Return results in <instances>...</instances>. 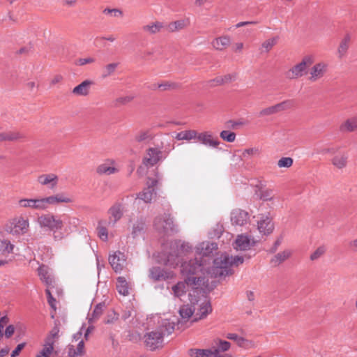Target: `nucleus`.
Listing matches in <instances>:
<instances>
[{
	"mask_svg": "<svg viewBox=\"0 0 357 357\" xmlns=\"http://www.w3.org/2000/svg\"><path fill=\"white\" fill-rule=\"evenodd\" d=\"M205 261H199L197 258L183 262L181 266V273L184 277L183 282H178L172 287L174 294L176 297H181L187 291V287L197 289L204 285L207 280L202 275L204 271H208L206 268Z\"/></svg>",
	"mask_w": 357,
	"mask_h": 357,
	"instance_id": "1",
	"label": "nucleus"
},
{
	"mask_svg": "<svg viewBox=\"0 0 357 357\" xmlns=\"http://www.w3.org/2000/svg\"><path fill=\"white\" fill-rule=\"evenodd\" d=\"M174 323L169 319L162 320L157 329L144 335L143 340L145 347L151 351L162 347L164 336L171 334L174 331Z\"/></svg>",
	"mask_w": 357,
	"mask_h": 357,
	"instance_id": "2",
	"label": "nucleus"
},
{
	"mask_svg": "<svg viewBox=\"0 0 357 357\" xmlns=\"http://www.w3.org/2000/svg\"><path fill=\"white\" fill-rule=\"evenodd\" d=\"M231 347V342L217 337L211 343L208 349H194L191 352L195 357H234L231 354L227 353Z\"/></svg>",
	"mask_w": 357,
	"mask_h": 357,
	"instance_id": "3",
	"label": "nucleus"
},
{
	"mask_svg": "<svg viewBox=\"0 0 357 357\" xmlns=\"http://www.w3.org/2000/svg\"><path fill=\"white\" fill-rule=\"evenodd\" d=\"M37 222L40 228L52 231L55 241H60L63 238V234L59 231L63 227V222L57 216L51 213L42 214L38 217Z\"/></svg>",
	"mask_w": 357,
	"mask_h": 357,
	"instance_id": "4",
	"label": "nucleus"
},
{
	"mask_svg": "<svg viewBox=\"0 0 357 357\" xmlns=\"http://www.w3.org/2000/svg\"><path fill=\"white\" fill-rule=\"evenodd\" d=\"M4 229L12 235H24L29 229V221L22 215L14 217L6 223Z\"/></svg>",
	"mask_w": 357,
	"mask_h": 357,
	"instance_id": "5",
	"label": "nucleus"
},
{
	"mask_svg": "<svg viewBox=\"0 0 357 357\" xmlns=\"http://www.w3.org/2000/svg\"><path fill=\"white\" fill-rule=\"evenodd\" d=\"M208 272L211 273L215 278L233 274L229 256L227 254H222L215 259L213 266Z\"/></svg>",
	"mask_w": 357,
	"mask_h": 357,
	"instance_id": "6",
	"label": "nucleus"
},
{
	"mask_svg": "<svg viewBox=\"0 0 357 357\" xmlns=\"http://www.w3.org/2000/svg\"><path fill=\"white\" fill-rule=\"evenodd\" d=\"M162 146L147 149L142 159V164L146 167H151L159 161L165 159L169 154V151H162Z\"/></svg>",
	"mask_w": 357,
	"mask_h": 357,
	"instance_id": "7",
	"label": "nucleus"
},
{
	"mask_svg": "<svg viewBox=\"0 0 357 357\" xmlns=\"http://www.w3.org/2000/svg\"><path fill=\"white\" fill-rule=\"evenodd\" d=\"M153 225L155 229L161 234H167L176 231V226L168 213L157 216L154 220Z\"/></svg>",
	"mask_w": 357,
	"mask_h": 357,
	"instance_id": "8",
	"label": "nucleus"
},
{
	"mask_svg": "<svg viewBox=\"0 0 357 357\" xmlns=\"http://www.w3.org/2000/svg\"><path fill=\"white\" fill-rule=\"evenodd\" d=\"M172 248L176 250V253H170L167 257V264L175 266L180 262L181 256L192 250L191 246L188 243L176 241L172 244Z\"/></svg>",
	"mask_w": 357,
	"mask_h": 357,
	"instance_id": "9",
	"label": "nucleus"
},
{
	"mask_svg": "<svg viewBox=\"0 0 357 357\" xmlns=\"http://www.w3.org/2000/svg\"><path fill=\"white\" fill-rule=\"evenodd\" d=\"M18 206L20 208L33 211H46L45 197H38L35 198H22L18 200Z\"/></svg>",
	"mask_w": 357,
	"mask_h": 357,
	"instance_id": "10",
	"label": "nucleus"
},
{
	"mask_svg": "<svg viewBox=\"0 0 357 357\" xmlns=\"http://www.w3.org/2000/svg\"><path fill=\"white\" fill-rule=\"evenodd\" d=\"M257 229L264 235H268L273 231L274 224L269 214H261L258 216Z\"/></svg>",
	"mask_w": 357,
	"mask_h": 357,
	"instance_id": "11",
	"label": "nucleus"
},
{
	"mask_svg": "<svg viewBox=\"0 0 357 357\" xmlns=\"http://www.w3.org/2000/svg\"><path fill=\"white\" fill-rule=\"evenodd\" d=\"M109 263L116 273H119L126 265V257L123 252L116 251L109 255Z\"/></svg>",
	"mask_w": 357,
	"mask_h": 357,
	"instance_id": "12",
	"label": "nucleus"
},
{
	"mask_svg": "<svg viewBox=\"0 0 357 357\" xmlns=\"http://www.w3.org/2000/svg\"><path fill=\"white\" fill-rule=\"evenodd\" d=\"M198 142L202 144L213 149H216L220 145V142L217 137L213 136V133L210 131H204L197 132L196 138Z\"/></svg>",
	"mask_w": 357,
	"mask_h": 357,
	"instance_id": "13",
	"label": "nucleus"
},
{
	"mask_svg": "<svg viewBox=\"0 0 357 357\" xmlns=\"http://www.w3.org/2000/svg\"><path fill=\"white\" fill-rule=\"evenodd\" d=\"M328 64L325 62H319L314 65L310 71L308 79L314 82L321 79L328 71Z\"/></svg>",
	"mask_w": 357,
	"mask_h": 357,
	"instance_id": "14",
	"label": "nucleus"
},
{
	"mask_svg": "<svg viewBox=\"0 0 357 357\" xmlns=\"http://www.w3.org/2000/svg\"><path fill=\"white\" fill-rule=\"evenodd\" d=\"M256 242L253 238L245 234L238 235L234 248L237 250H248L255 245Z\"/></svg>",
	"mask_w": 357,
	"mask_h": 357,
	"instance_id": "15",
	"label": "nucleus"
},
{
	"mask_svg": "<svg viewBox=\"0 0 357 357\" xmlns=\"http://www.w3.org/2000/svg\"><path fill=\"white\" fill-rule=\"evenodd\" d=\"M119 172L116 163L113 159H107L96 168L97 174L100 175H111Z\"/></svg>",
	"mask_w": 357,
	"mask_h": 357,
	"instance_id": "16",
	"label": "nucleus"
},
{
	"mask_svg": "<svg viewBox=\"0 0 357 357\" xmlns=\"http://www.w3.org/2000/svg\"><path fill=\"white\" fill-rule=\"evenodd\" d=\"M157 183V180L151 179V182L148 183V186L144 188L142 192L137 194V198L142 199L145 203H151L156 195L155 186Z\"/></svg>",
	"mask_w": 357,
	"mask_h": 357,
	"instance_id": "17",
	"label": "nucleus"
},
{
	"mask_svg": "<svg viewBox=\"0 0 357 357\" xmlns=\"http://www.w3.org/2000/svg\"><path fill=\"white\" fill-rule=\"evenodd\" d=\"M124 212V204L120 202L114 204L108 211L109 223L115 225L123 217Z\"/></svg>",
	"mask_w": 357,
	"mask_h": 357,
	"instance_id": "18",
	"label": "nucleus"
},
{
	"mask_svg": "<svg viewBox=\"0 0 357 357\" xmlns=\"http://www.w3.org/2000/svg\"><path fill=\"white\" fill-rule=\"evenodd\" d=\"M149 276L154 281H162L172 278V271H167L160 267H153L149 271Z\"/></svg>",
	"mask_w": 357,
	"mask_h": 357,
	"instance_id": "19",
	"label": "nucleus"
},
{
	"mask_svg": "<svg viewBox=\"0 0 357 357\" xmlns=\"http://www.w3.org/2000/svg\"><path fill=\"white\" fill-rule=\"evenodd\" d=\"M248 220V213L241 209H235L231 213V221L233 225L243 226Z\"/></svg>",
	"mask_w": 357,
	"mask_h": 357,
	"instance_id": "20",
	"label": "nucleus"
},
{
	"mask_svg": "<svg viewBox=\"0 0 357 357\" xmlns=\"http://www.w3.org/2000/svg\"><path fill=\"white\" fill-rule=\"evenodd\" d=\"M47 209L50 205H56L60 203H71L73 199L64 193H58L49 197H45Z\"/></svg>",
	"mask_w": 357,
	"mask_h": 357,
	"instance_id": "21",
	"label": "nucleus"
},
{
	"mask_svg": "<svg viewBox=\"0 0 357 357\" xmlns=\"http://www.w3.org/2000/svg\"><path fill=\"white\" fill-rule=\"evenodd\" d=\"M37 181L41 185L49 186L52 189L57 185L59 177L53 173L44 174L38 176Z\"/></svg>",
	"mask_w": 357,
	"mask_h": 357,
	"instance_id": "22",
	"label": "nucleus"
},
{
	"mask_svg": "<svg viewBox=\"0 0 357 357\" xmlns=\"http://www.w3.org/2000/svg\"><path fill=\"white\" fill-rule=\"evenodd\" d=\"M26 137L25 135L18 130H8L0 132V142L9 141H22Z\"/></svg>",
	"mask_w": 357,
	"mask_h": 357,
	"instance_id": "23",
	"label": "nucleus"
},
{
	"mask_svg": "<svg viewBox=\"0 0 357 357\" xmlns=\"http://www.w3.org/2000/svg\"><path fill=\"white\" fill-rule=\"evenodd\" d=\"M93 82L90 79H85L79 84L73 88L72 93L77 96H87L90 93L91 87Z\"/></svg>",
	"mask_w": 357,
	"mask_h": 357,
	"instance_id": "24",
	"label": "nucleus"
},
{
	"mask_svg": "<svg viewBox=\"0 0 357 357\" xmlns=\"http://www.w3.org/2000/svg\"><path fill=\"white\" fill-rule=\"evenodd\" d=\"M291 255L292 250L289 249L284 250L271 257L270 260V264L273 267H278L288 259H289Z\"/></svg>",
	"mask_w": 357,
	"mask_h": 357,
	"instance_id": "25",
	"label": "nucleus"
},
{
	"mask_svg": "<svg viewBox=\"0 0 357 357\" xmlns=\"http://www.w3.org/2000/svg\"><path fill=\"white\" fill-rule=\"evenodd\" d=\"M218 249L217 244L211 242H202L196 247V253L199 256L207 257Z\"/></svg>",
	"mask_w": 357,
	"mask_h": 357,
	"instance_id": "26",
	"label": "nucleus"
},
{
	"mask_svg": "<svg viewBox=\"0 0 357 357\" xmlns=\"http://www.w3.org/2000/svg\"><path fill=\"white\" fill-rule=\"evenodd\" d=\"M212 312L211 305L209 301L204 299L201 303L199 305V307L197 311L195 310V319H202L205 317L208 314H209Z\"/></svg>",
	"mask_w": 357,
	"mask_h": 357,
	"instance_id": "27",
	"label": "nucleus"
},
{
	"mask_svg": "<svg viewBox=\"0 0 357 357\" xmlns=\"http://www.w3.org/2000/svg\"><path fill=\"white\" fill-rule=\"evenodd\" d=\"M340 130L343 132H352L357 130V114L352 116L340 126Z\"/></svg>",
	"mask_w": 357,
	"mask_h": 357,
	"instance_id": "28",
	"label": "nucleus"
},
{
	"mask_svg": "<svg viewBox=\"0 0 357 357\" xmlns=\"http://www.w3.org/2000/svg\"><path fill=\"white\" fill-rule=\"evenodd\" d=\"M349 155L347 153H339L331 159L332 165L338 169H342L347 166Z\"/></svg>",
	"mask_w": 357,
	"mask_h": 357,
	"instance_id": "29",
	"label": "nucleus"
},
{
	"mask_svg": "<svg viewBox=\"0 0 357 357\" xmlns=\"http://www.w3.org/2000/svg\"><path fill=\"white\" fill-rule=\"evenodd\" d=\"M163 29H165L164 24L159 21L151 22L142 28V31L149 35L157 34Z\"/></svg>",
	"mask_w": 357,
	"mask_h": 357,
	"instance_id": "30",
	"label": "nucleus"
},
{
	"mask_svg": "<svg viewBox=\"0 0 357 357\" xmlns=\"http://www.w3.org/2000/svg\"><path fill=\"white\" fill-rule=\"evenodd\" d=\"M15 245L10 240L5 237L3 232L0 231V254L2 255H9L13 252Z\"/></svg>",
	"mask_w": 357,
	"mask_h": 357,
	"instance_id": "31",
	"label": "nucleus"
},
{
	"mask_svg": "<svg viewBox=\"0 0 357 357\" xmlns=\"http://www.w3.org/2000/svg\"><path fill=\"white\" fill-rule=\"evenodd\" d=\"M153 137L151 130H140L135 135L134 140L137 143H148L153 139Z\"/></svg>",
	"mask_w": 357,
	"mask_h": 357,
	"instance_id": "32",
	"label": "nucleus"
},
{
	"mask_svg": "<svg viewBox=\"0 0 357 357\" xmlns=\"http://www.w3.org/2000/svg\"><path fill=\"white\" fill-rule=\"evenodd\" d=\"M131 289V283L128 282L124 277H118L116 279V289L123 296H128Z\"/></svg>",
	"mask_w": 357,
	"mask_h": 357,
	"instance_id": "33",
	"label": "nucleus"
},
{
	"mask_svg": "<svg viewBox=\"0 0 357 357\" xmlns=\"http://www.w3.org/2000/svg\"><path fill=\"white\" fill-rule=\"evenodd\" d=\"M189 24V20L183 19L170 22L165 28L169 32H176L185 29Z\"/></svg>",
	"mask_w": 357,
	"mask_h": 357,
	"instance_id": "34",
	"label": "nucleus"
},
{
	"mask_svg": "<svg viewBox=\"0 0 357 357\" xmlns=\"http://www.w3.org/2000/svg\"><path fill=\"white\" fill-rule=\"evenodd\" d=\"M307 68L300 62L293 66L287 73V77L289 79H297L302 77L306 72Z\"/></svg>",
	"mask_w": 357,
	"mask_h": 357,
	"instance_id": "35",
	"label": "nucleus"
},
{
	"mask_svg": "<svg viewBox=\"0 0 357 357\" xmlns=\"http://www.w3.org/2000/svg\"><path fill=\"white\" fill-rule=\"evenodd\" d=\"M212 46L217 50H224L231 44V38L228 36H223L215 38L212 43Z\"/></svg>",
	"mask_w": 357,
	"mask_h": 357,
	"instance_id": "36",
	"label": "nucleus"
},
{
	"mask_svg": "<svg viewBox=\"0 0 357 357\" xmlns=\"http://www.w3.org/2000/svg\"><path fill=\"white\" fill-rule=\"evenodd\" d=\"M38 273L40 280L47 286H50L54 282V279L49 272V268L45 265H41L38 268Z\"/></svg>",
	"mask_w": 357,
	"mask_h": 357,
	"instance_id": "37",
	"label": "nucleus"
},
{
	"mask_svg": "<svg viewBox=\"0 0 357 357\" xmlns=\"http://www.w3.org/2000/svg\"><path fill=\"white\" fill-rule=\"evenodd\" d=\"M278 39V36H274L264 40L259 48L261 54L268 53L277 44Z\"/></svg>",
	"mask_w": 357,
	"mask_h": 357,
	"instance_id": "38",
	"label": "nucleus"
},
{
	"mask_svg": "<svg viewBox=\"0 0 357 357\" xmlns=\"http://www.w3.org/2000/svg\"><path fill=\"white\" fill-rule=\"evenodd\" d=\"M119 66V62H114L106 64L102 69L101 77L105 79L114 75Z\"/></svg>",
	"mask_w": 357,
	"mask_h": 357,
	"instance_id": "39",
	"label": "nucleus"
},
{
	"mask_svg": "<svg viewBox=\"0 0 357 357\" xmlns=\"http://www.w3.org/2000/svg\"><path fill=\"white\" fill-rule=\"evenodd\" d=\"M350 40L351 36L349 33L346 34L341 40L337 49L338 56L340 58L343 57L346 54L349 47Z\"/></svg>",
	"mask_w": 357,
	"mask_h": 357,
	"instance_id": "40",
	"label": "nucleus"
},
{
	"mask_svg": "<svg viewBox=\"0 0 357 357\" xmlns=\"http://www.w3.org/2000/svg\"><path fill=\"white\" fill-rule=\"evenodd\" d=\"M197 136V132L195 130H188L180 132L176 134L175 138L177 140H188L196 139Z\"/></svg>",
	"mask_w": 357,
	"mask_h": 357,
	"instance_id": "41",
	"label": "nucleus"
},
{
	"mask_svg": "<svg viewBox=\"0 0 357 357\" xmlns=\"http://www.w3.org/2000/svg\"><path fill=\"white\" fill-rule=\"evenodd\" d=\"M105 308V305L104 303H100L97 304L95 306V307L91 314V317H89V322L91 323V322H93L96 320H97L102 315Z\"/></svg>",
	"mask_w": 357,
	"mask_h": 357,
	"instance_id": "42",
	"label": "nucleus"
},
{
	"mask_svg": "<svg viewBox=\"0 0 357 357\" xmlns=\"http://www.w3.org/2000/svg\"><path fill=\"white\" fill-rule=\"evenodd\" d=\"M54 351L53 342H50V338H47L46 342L44 344L43 349L37 355L43 357H51Z\"/></svg>",
	"mask_w": 357,
	"mask_h": 357,
	"instance_id": "43",
	"label": "nucleus"
},
{
	"mask_svg": "<svg viewBox=\"0 0 357 357\" xmlns=\"http://www.w3.org/2000/svg\"><path fill=\"white\" fill-rule=\"evenodd\" d=\"M236 345L243 349H251L256 347V344L253 340L246 339L242 336L239 338Z\"/></svg>",
	"mask_w": 357,
	"mask_h": 357,
	"instance_id": "44",
	"label": "nucleus"
},
{
	"mask_svg": "<svg viewBox=\"0 0 357 357\" xmlns=\"http://www.w3.org/2000/svg\"><path fill=\"white\" fill-rule=\"evenodd\" d=\"M276 112L279 113L294 107V101L292 100H286L281 102L274 105Z\"/></svg>",
	"mask_w": 357,
	"mask_h": 357,
	"instance_id": "45",
	"label": "nucleus"
},
{
	"mask_svg": "<svg viewBox=\"0 0 357 357\" xmlns=\"http://www.w3.org/2000/svg\"><path fill=\"white\" fill-rule=\"evenodd\" d=\"M195 310V308L192 310V307L188 305H183L179 310V314L182 319L188 320L189 318L192 317Z\"/></svg>",
	"mask_w": 357,
	"mask_h": 357,
	"instance_id": "46",
	"label": "nucleus"
},
{
	"mask_svg": "<svg viewBox=\"0 0 357 357\" xmlns=\"http://www.w3.org/2000/svg\"><path fill=\"white\" fill-rule=\"evenodd\" d=\"M326 248L324 245L318 247L310 256L311 261H316L321 258L326 252Z\"/></svg>",
	"mask_w": 357,
	"mask_h": 357,
	"instance_id": "47",
	"label": "nucleus"
},
{
	"mask_svg": "<svg viewBox=\"0 0 357 357\" xmlns=\"http://www.w3.org/2000/svg\"><path fill=\"white\" fill-rule=\"evenodd\" d=\"M260 154V151L257 147H252L245 149L242 152L241 157L245 159H248L252 156L259 155Z\"/></svg>",
	"mask_w": 357,
	"mask_h": 357,
	"instance_id": "48",
	"label": "nucleus"
},
{
	"mask_svg": "<svg viewBox=\"0 0 357 357\" xmlns=\"http://www.w3.org/2000/svg\"><path fill=\"white\" fill-rule=\"evenodd\" d=\"M275 197L274 190L272 189H266L260 193V199L264 201H273Z\"/></svg>",
	"mask_w": 357,
	"mask_h": 357,
	"instance_id": "49",
	"label": "nucleus"
},
{
	"mask_svg": "<svg viewBox=\"0 0 357 357\" xmlns=\"http://www.w3.org/2000/svg\"><path fill=\"white\" fill-rule=\"evenodd\" d=\"M178 87V85L176 83L172 82H165L157 84V88L162 91L176 89Z\"/></svg>",
	"mask_w": 357,
	"mask_h": 357,
	"instance_id": "50",
	"label": "nucleus"
},
{
	"mask_svg": "<svg viewBox=\"0 0 357 357\" xmlns=\"http://www.w3.org/2000/svg\"><path fill=\"white\" fill-rule=\"evenodd\" d=\"M220 137L227 142H234L236 139V134L229 130H222L220 132Z\"/></svg>",
	"mask_w": 357,
	"mask_h": 357,
	"instance_id": "51",
	"label": "nucleus"
},
{
	"mask_svg": "<svg viewBox=\"0 0 357 357\" xmlns=\"http://www.w3.org/2000/svg\"><path fill=\"white\" fill-rule=\"evenodd\" d=\"M294 160L290 157H282L278 161V166L280 168H289L292 166Z\"/></svg>",
	"mask_w": 357,
	"mask_h": 357,
	"instance_id": "52",
	"label": "nucleus"
},
{
	"mask_svg": "<svg viewBox=\"0 0 357 357\" xmlns=\"http://www.w3.org/2000/svg\"><path fill=\"white\" fill-rule=\"evenodd\" d=\"M98 236V237L103 241H107L108 240V231L107 229L100 225L99 223L97 227Z\"/></svg>",
	"mask_w": 357,
	"mask_h": 357,
	"instance_id": "53",
	"label": "nucleus"
},
{
	"mask_svg": "<svg viewBox=\"0 0 357 357\" xmlns=\"http://www.w3.org/2000/svg\"><path fill=\"white\" fill-rule=\"evenodd\" d=\"M96 62V59L93 57H86V58H79L76 60L75 64L77 66H84L86 64H91Z\"/></svg>",
	"mask_w": 357,
	"mask_h": 357,
	"instance_id": "54",
	"label": "nucleus"
},
{
	"mask_svg": "<svg viewBox=\"0 0 357 357\" xmlns=\"http://www.w3.org/2000/svg\"><path fill=\"white\" fill-rule=\"evenodd\" d=\"M144 229V224L142 222H137L134 224L132 230V235L133 238H135Z\"/></svg>",
	"mask_w": 357,
	"mask_h": 357,
	"instance_id": "55",
	"label": "nucleus"
},
{
	"mask_svg": "<svg viewBox=\"0 0 357 357\" xmlns=\"http://www.w3.org/2000/svg\"><path fill=\"white\" fill-rule=\"evenodd\" d=\"M277 114L275 106L272 105L268 107L261 109L259 112V115L261 116H270Z\"/></svg>",
	"mask_w": 357,
	"mask_h": 357,
	"instance_id": "56",
	"label": "nucleus"
},
{
	"mask_svg": "<svg viewBox=\"0 0 357 357\" xmlns=\"http://www.w3.org/2000/svg\"><path fill=\"white\" fill-rule=\"evenodd\" d=\"M314 62V57L313 55L308 54L303 56L301 63L305 66L306 68L311 66Z\"/></svg>",
	"mask_w": 357,
	"mask_h": 357,
	"instance_id": "57",
	"label": "nucleus"
},
{
	"mask_svg": "<svg viewBox=\"0 0 357 357\" xmlns=\"http://www.w3.org/2000/svg\"><path fill=\"white\" fill-rule=\"evenodd\" d=\"M84 353V342L83 340H81L79 342L77 349L73 351V356H82Z\"/></svg>",
	"mask_w": 357,
	"mask_h": 357,
	"instance_id": "58",
	"label": "nucleus"
},
{
	"mask_svg": "<svg viewBox=\"0 0 357 357\" xmlns=\"http://www.w3.org/2000/svg\"><path fill=\"white\" fill-rule=\"evenodd\" d=\"M229 259L231 262V267L233 266H238L240 264H242L244 261V259L241 256H229Z\"/></svg>",
	"mask_w": 357,
	"mask_h": 357,
	"instance_id": "59",
	"label": "nucleus"
},
{
	"mask_svg": "<svg viewBox=\"0 0 357 357\" xmlns=\"http://www.w3.org/2000/svg\"><path fill=\"white\" fill-rule=\"evenodd\" d=\"M45 293L47 296V301H48L49 305L51 306V307L54 310H56V299L52 296L49 289H47L45 290Z\"/></svg>",
	"mask_w": 357,
	"mask_h": 357,
	"instance_id": "60",
	"label": "nucleus"
},
{
	"mask_svg": "<svg viewBox=\"0 0 357 357\" xmlns=\"http://www.w3.org/2000/svg\"><path fill=\"white\" fill-rule=\"evenodd\" d=\"M134 97L131 96H126L123 97H119L116 100V103L119 105H126L130 102L133 100Z\"/></svg>",
	"mask_w": 357,
	"mask_h": 357,
	"instance_id": "61",
	"label": "nucleus"
},
{
	"mask_svg": "<svg viewBox=\"0 0 357 357\" xmlns=\"http://www.w3.org/2000/svg\"><path fill=\"white\" fill-rule=\"evenodd\" d=\"M210 86H215L224 84V78L222 77H217L215 79H211L208 82Z\"/></svg>",
	"mask_w": 357,
	"mask_h": 357,
	"instance_id": "62",
	"label": "nucleus"
},
{
	"mask_svg": "<svg viewBox=\"0 0 357 357\" xmlns=\"http://www.w3.org/2000/svg\"><path fill=\"white\" fill-rule=\"evenodd\" d=\"M103 13L105 15H112L114 17H121L122 16V12L119 9H109L106 8L103 10Z\"/></svg>",
	"mask_w": 357,
	"mask_h": 357,
	"instance_id": "63",
	"label": "nucleus"
},
{
	"mask_svg": "<svg viewBox=\"0 0 357 357\" xmlns=\"http://www.w3.org/2000/svg\"><path fill=\"white\" fill-rule=\"evenodd\" d=\"M25 343H20L19 344L16 348L12 351L10 357H16L17 356L21 351L24 348Z\"/></svg>",
	"mask_w": 357,
	"mask_h": 357,
	"instance_id": "64",
	"label": "nucleus"
}]
</instances>
